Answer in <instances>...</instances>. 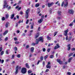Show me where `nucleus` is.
<instances>
[{
	"mask_svg": "<svg viewBox=\"0 0 75 75\" xmlns=\"http://www.w3.org/2000/svg\"><path fill=\"white\" fill-rule=\"evenodd\" d=\"M14 55H13L12 56V59H14Z\"/></svg>",
	"mask_w": 75,
	"mask_h": 75,
	"instance_id": "48",
	"label": "nucleus"
},
{
	"mask_svg": "<svg viewBox=\"0 0 75 75\" xmlns=\"http://www.w3.org/2000/svg\"><path fill=\"white\" fill-rule=\"evenodd\" d=\"M32 57V55L31 54H30L29 56V58H31Z\"/></svg>",
	"mask_w": 75,
	"mask_h": 75,
	"instance_id": "64",
	"label": "nucleus"
},
{
	"mask_svg": "<svg viewBox=\"0 0 75 75\" xmlns=\"http://www.w3.org/2000/svg\"><path fill=\"white\" fill-rule=\"evenodd\" d=\"M50 50H51V49H48L47 51L48 52H50Z\"/></svg>",
	"mask_w": 75,
	"mask_h": 75,
	"instance_id": "41",
	"label": "nucleus"
},
{
	"mask_svg": "<svg viewBox=\"0 0 75 75\" xmlns=\"http://www.w3.org/2000/svg\"><path fill=\"white\" fill-rule=\"evenodd\" d=\"M72 57H71L68 60L69 62H71V59H72Z\"/></svg>",
	"mask_w": 75,
	"mask_h": 75,
	"instance_id": "24",
	"label": "nucleus"
},
{
	"mask_svg": "<svg viewBox=\"0 0 75 75\" xmlns=\"http://www.w3.org/2000/svg\"><path fill=\"white\" fill-rule=\"evenodd\" d=\"M60 48V46L59 45V44L57 43L56 44V46H55L54 48V50H57L58 48Z\"/></svg>",
	"mask_w": 75,
	"mask_h": 75,
	"instance_id": "6",
	"label": "nucleus"
},
{
	"mask_svg": "<svg viewBox=\"0 0 75 75\" xmlns=\"http://www.w3.org/2000/svg\"><path fill=\"white\" fill-rule=\"evenodd\" d=\"M44 58V57H43L41 56L40 57V60H39L38 62V65L39 64V62H40V61H42V60H43V59Z\"/></svg>",
	"mask_w": 75,
	"mask_h": 75,
	"instance_id": "8",
	"label": "nucleus"
},
{
	"mask_svg": "<svg viewBox=\"0 0 75 75\" xmlns=\"http://www.w3.org/2000/svg\"><path fill=\"white\" fill-rule=\"evenodd\" d=\"M8 30H6L5 31V32L3 33V34L4 35H5L6 34H7L8 33Z\"/></svg>",
	"mask_w": 75,
	"mask_h": 75,
	"instance_id": "16",
	"label": "nucleus"
},
{
	"mask_svg": "<svg viewBox=\"0 0 75 75\" xmlns=\"http://www.w3.org/2000/svg\"><path fill=\"white\" fill-rule=\"evenodd\" d=\"M52 3H49L48 4V7H51V6L52 5Z\"/></svg>",
	"mask_w": 75,
	"mask_h": 75,
	"instance_id": "19",
	"label": "nucleus"
},
{
	"mask_svg": "<svg viewBox=\"0 0 75 75\" xmlns=\"http://www.w3.org/2000/svg\"><path fill=\"white\" fill-rule=\"evenodd\" d=\"M11 8V6H9V7H8L7 9L8 10H9Z\"/></svg>",
	"mask_w": 75,
	"mask_h": 75,
	"instance_id": "50",
	"label": "nucleus"
},
{
	"mask_svg": "<svg viewBox=\"0 0 75 75\" xmlns=\"http://www.w3.org/2000/svg\"><path fill=\"white\" fill-rule=\"evenodd\" d=\"M66 40H68V36H67L66 37Z\"/></svg>",
	"mask_w": 75,
	"mask_h": 75,
	"instance_id": "49",
	"label": "nucleus"
},
{
	"mask_svg": "<svg viewBox=\"0 0 75 75\" xmlns=\"http://www.w3.org/2000/svg\"><path fill=\"white\" fill-rule=\"evenodd\" d=\"M29 48V45H27L26 47V48Z\"/></svg>",
	"mask_w": 75,
	"mask_h": 75,
	"instance_id": "52",
	"label": "nucleus"
},
{
	"mask_svg": "<svg viewBox=\"0 0 75 75\" xmlns=\"http://www.w3.org/2000/svg\"><path fill=\"white\" fill-rule=\"evenodd\" d=\"M68 31V30L67 29V30H66L64 31V35L65 36H67V33Z\"/></svg>",
	"mask_w": 75,
	"mask_h": 75,
	"instance_id": "9",
	"label": "nucleus"
},
{
	"mask_svg": "<svg viewBox=\"0 0 75 75\" xmlns=\"http://www.w3.org/2000/svg\"><path fill=\"white\" fill-rule=\"evenodd\" d=\"M2 50H3V48L2 47H0V52H1L2 51Z\"/></svg>",
	"mask_w": 75,
	"mask_h": 75,
	"instance_id": "45",
	"label": "nucleus"
},
{
	"mask_svg": "<svg viewBox=\"0 0 75 75\" xmlns=\"http://www.w3.org/2000/svg\"><path fill=\"white\" fill-rule=\"evenodd\" d=\"M14 17V14H13L11 15V19H13Z\"/></svg>",
	"mask_w": 75,
	"mask_h": 75,
	"instance_id": "22",
	"label": "nucleus"
},
{
	"mask_svg": "<svg viewBox=\"0 0 75 75\" xmlns=\"http://www.w3.org/2000/svg\"><path fill=\"white\" fill-rule=\"evenodd\" d=\"M69 13L70 14H73L74 13V10L72 9H71L69 11Z\"/></svg>",
	"mask_w": 75,
	"mask_h": 75,
	"instance_id": "10",
	"label": "nucleus"
},
{
	"mask_svg": "<svg viewBox=\"0 0 75 75\" xmlns=\"http://www.w3.org/2000/svg\"><path fill=\"white\" fill-rule=\"evenodd\" d=\"M26 67L27 68H30V66L28 65V64L26 63L25 64Z\"/></svg>",
	"mask_w": 75,
	"mask_h": 75,
	"instance_id": "17",
	"label": "nucleus"
},
{
	"mask_svg": "<svg viewBox=\"0 0 75 75\" xmlns=\"http://www.w3.org/2000/svg\"><path fill=\"white\" fill-rule=\"evenodd\" d=\"M43 21V19L41 18L38 21V23H41Z\"/></svg>",
	"mask_w": 75,
	"mask_h": 75,
	"instance_id": "14",
	"label": "nucleus"
},
{
	"mask_svg": "<svg viewBox=\"0 0 75 75\" xmlns=\"http://www.w3.org/2000/svg\"><path fill=\"white\" fill-rule=\"evenodd\" d=\"M9 50H7L6 51V54H8V51Z\"/></svg>",
	"mask_w": 75,
	"mask_h": 75,
	"instance_id": "32",
	"label": "nucleus"
},
{
	"mask_svg": "<svg viewBox=\"0 0 75 75\" xmlns=\"http://www.w3.org/2000/svg\"><path fill=\"white\" fill-rule=\"evenodd\" d=\"M46 67L47 68H51V66L50 65L47 64L46 66Z\"/></svg>",
	"mask_w": 75,
	"mask_h": 75,
	"instance_id": "21",
	"label": "nucleus"
},
{
	"mask_svg": "<svg viewBox=\"0 0 75 75\" xmlns=\"http://www.w3.org/2000/svg\"><path fill=\"white\" fill-rule=\"evenodd\" d=\"M68 2L67 1H64L63 2H62V4H61L62 7H63V5H64V6H67L68 5Z\"/></svg>",
	"mask_w": 75,
	"mask_h": 75,
	"instance_id": "3",
	"label": "nucleus"
},
{
	"mask_svg": "<svg viewBox=\"0 0 75 75\" xmlns=\"http://www.w3.org/2000/svg\"><path fill=\"white\" fill-rule=\"evenodd\" d=\"M39 41H41V42H43L44 41V39H43V37H40L38 40V39H36V44H38Z\"/></svg>",
	"mask_w": 75,
	"mask_h": 75,
	"instance_id": "2",
	"label": "nucleus"
},
{
	"mask_svg": "<svg viewBox=\"0 0 75 75\" xmlns=\"http://www.w3.org/2000/svg\"><path fill=\"white\" fill-rule=\"evenodd\" d=\"M74 25V23H73V22H72L69 25L70 26H72V25Z\"/></svg>",
	"mask_w": 75,
	"mask_h": 75,
	"instance_id": "26",
	"label": "nucleus"
},
{
	"mask_svg": "<svg viewBox=\"0 0 75 75\" xmlns=\"http://www.w3.org/2000/svg\"><path fill=\"white\" fill-rule=\"evenodd\" d=\"M67 47L68 48L67 49L68 51H69L71 49V46L70 45H67Z\"/></svg>",
	"mask_w": 75,
	"mask_h": 75,
	"instance_id": "15",
	"label": "nucleus"
},
{
	"mask_svg": "<svg viewBox=\"0 0 75 75\" xmlns=\"http://www.w3.org/2000/svg\"><path fill=\"white\" fill-rule=\"evenodd\" d=\"M49 71V70L48 69H47L45 71L46 72H48V71Z\"/></svg>",
	"mask_w": 75,
	"mask_h": 75,
	"instance_id": "57",
	"label": "nucleus"
},
{
	"mask_svg": "<svg viewBox=\"0 0 75 75\" xmlns=\"http://www.w3.org/2000/svg\"><path fill=\"white\" fill-rule=\"evenodd\" d=\"M40 27H39L38 29V31H40Z\"/></svg>",
	"mask_w": 75,
	"mask_h": 75,
	"instance_id": "47",
	"label": "nucleus"
},
{
	"mask_svg": "<svg viewBox=\"0 0 75 75\" xmlns=\"http://www.w3.org/2000/svg\"><path fill=\"white\" fill-rule=\"evenodd\" d=\"M25 34L23 33L22 34V36H25Z\"/></svg>",
	"mask_w": 75,
	"mask_h": 75,
	"instance_id": "62",
	"label": "nucleus"
},
{
	"mask_svg": "<svg viewBox=\"0 0 75 75\" xmlns=\"http://www.w3.org/2000/svg\"><path fill=\"white\" fill-rule=\"evenodd\" d=\"M8 14H6V19H7V18H8Z\"/></svg>",
	"mask_w": 75,
	"mask_h": 75,
	"instance_id": "29",
	"label": "nucleus"
},
{
	"mask_svg": "<svg viewBox=\"0 0 75 75\" xmlns=\"http://www.w3.org/2000/svg\"><path fill=\"white\" fill-rule=\"evenodd\" d=\"M39 6H40V4L39 3H37L35 4V7H38Z\"/></svg>",
	"mask_w": 75,
	"mask_h": 75,
	"instance_id": "18",
	"label": "nucleus"
},
{
	"mask_svg": "<svg viewBox=\"0 0 75 75\" xmlns=\"http://www.w3.org/2000/svg\"><path fill=\"white\" fill-rule=\"evenodd\" d=\"M67 74L69 75H71V73L70 72H67Z\"/></svg>",
	"mask_w": 75,
	"mask_h": 75,
	"instance_id": "43",
	"label": "nucleus"
},
{
	"mask_svg": "<svg viewBox=\"0 0 75 75\" xmlns=\"http://www.w3.org/2000/svg\"><path fill=\"white\" fill-rule=\"evenodd\" d=\"M57 19H58V20H59L61 19V18H60V17H57Z\"/></svg>",
	"mask_w": 75,
	"mask_h": 75,
	"instance_id": "60",
	"label": "nucleus"
},
{
	"mask_svg": "<svg viewBox=\"0 0 75 75\" xmlns=\"http://www.w3.org/2000/svg\"><path fill=\"white\" fill-rule=\"evenodd\" d=\"M40 10H39L38 11V14H39V13H40Z\"/></svg>",
	"mask_w": 75,
	"mask_h": 75,
	"instance_id": "56",
	"label": "nucleus"
},
{
	"mask_svg": "<svg viewBox=\"0 0 75 75\" xmlns=\"http://www.w3.org/2000/svg\"><path fill=\"white\" fill-rule=\"evenodd\" d=\"M28 22H29V20L28 19L27 21H26V24H27L28 23Z\"/></svg>",
	"mask_w": 75,
	"mask_h": 75,
	"instance_id": "31",
	"label": "nucleus"
},
{
	"mask_svg": "<svg viewBox=\"0 0 75 75\" xmlns=\"http://www.w3.org/2000/svg\"><path fill=\"white\" fill-rule=\"evenodd\" d=\"M14 40L15 41H16V40H17V38H14Z\"/></svg>",
	"mask_w": 75,
	"mask_h": 75,
	"instance_id": "51",
	"label": "nucleus"
},
{
	"mask_svg": "<svg viewBox=\"0 0 75 75\" xmlns=\"http://www.w3.org/2000/svg\"><path fill=\"white\" fill-rule=\"evenodd\" d=\"M4 8H5L6 7H6H8V5L7 4V2H6V1H4Z\"/></svg>",
	"mask_w": 75,
	"mask_h": 75,
	"instance_id": "5",
	"label": "nucleus"
},
{
	"mask_svg": "<svg viewBox=\"0 0 75 75\" xmlns=\"http://www.w3.org/2000/svg\"><path fill=\"white\" fill-rule=\"evenodd\" d=\"M61 13V12L60 11H59L58 12V14L59 15H60Z\"/></svg>",
	"mask_w": 75,
	"mask_h": 75,
	"instance_id": "40",
	"label": "nucleus"
},
{
	"mask_svg": "<svg viewBox=\"0 0 75 75\" xmlns=\"http://www.w3.org/2000/svg\"><path fill=\"white\" fill-rule=\"evenodd\" d=\"M1 19L3 21H4V20H5V18L4 17H3Z\"/></svg>",
	"mask_w": 75,
	"mask_h": 75,
	"instance_id": "34",
	"label": "nucleus"
},
{
	"mask_svg": "<svg viewBox=\"0 0 75 75\" xmlns=\"http://www.w3.org/2000/svg\"><path fill=\"white\" fill-rule=\"evenodd\" d=\"M21 56V55L20 54H18L17 55V57H18V58H20Z\"/></svg>",
	"mask_w": 75,
	"mask_h": 75,
	"instance_id": "30",
	"label": "nucleus"
},
{
	"mask_svg": "<svg viewBox=\"0 0 75 75\" xmlns=\"http://www.w3.org/2000/svg\"><path fill=\"white\" fill-rule=\"evenodd\" d=\"M30 9L28 8L25 11V18H28V14L29 13H30Z\"/></svg>",
	"mask_w": 75,
	"mask_h": 75,
	"instance_id": "1",
	"label": "nucleus"
},
{
	"mask_svg": "<svg viewBox=\"0 0 75 75\" xmlns=\"http://www.w3.org/2000/svg\"><path fill=\"white\" fill-rule=\"evenodd\" d=\"M42 50L43 52H45V51H46V50L45 49V48H43Z\"/></svg>",
	"mask_w": 75,
	"mask_h": 75,
	"instance_id": "35",
	"label": "nucleus"
},
{
	"mask_svg": "<svg viewBox=\"0 0 75 75\" xmlns=\"http://www.w3.org/2000/svg\"><path fill=\"white\" fill-rule=\"evenodd\" d=\"M8 40V37H6L5 39V41H7Z\"/></svg>",
	"mask_w": 75,
	"mask_h": 75,
	"instance_id": "54",
	"label": "nucleus"
},
{
	"mask_svg": "<svg viewBox=\"0 0 75 75\" xmlns=\"http://www.w3.org/2000/svg\"><path fill=\"white\" fill-rule=\"evenodd\" d=\"M42 64L43 67H44L45 65V62L44 61L43 62Z\"/></svg>",
	"mask_w": 75,
	"mask_h": 75,
	"instance_id": "39",
	"label": "nucleus"
},
{
	"mask_svg": "<svg viewBox=\"0 0 75 75\" xmlns=\"http://www.w3.org/2000/svg\"><path fill=\"white\" fill-rule=\"evenodd\" d=\"M9 25V23L8 22L6 23L5 26L6 27V28H7V27H8Z\"/></svg>",
	"mask_w": 75,
	"mask_h": 75,
	"instance_id": "20",
	"label": "nucleus"
},
{
	"mask_svg": "<svg viewBox=\"0 0 75 75\" xmlns=\"http://www.w3.org/2000/svg\"><path fill=\"white\" fill-rule=\"evenodd\" d=\"M54 55H51L50 56V58H54Z\"/></svg>",
	"mask_w": 75,
	"mask_h": 75,
	"instance_id": "25",
	"label": "nucleus"
},
{
	"mask_svg": "<svg viewBox=\"0 0 75 75\" xmlns=\"http://www.w3.org/2000/svg\"><path fill=\"white\" fill-rule=\"evenodd\" d=\"M15 43L16 44H19V42H18V41H16V42H15Z\"/></svg>",
	"mask_w": 75,
	"mask_h": 75,
	"instance_id": "36",
	"label": "nucleus"
},
{
	"mask_svg": "<svg viewBox=\"0 0 75 75\" xmlns=\"http://www.w3.org/2000/svg\"><path fill=\"white\" fill-rule=\"evenodd\" d=\"M30 52H34V47H32L30 48Z\"/></svg>",
	"mask_w": 75,
	"mask_h": 75,
	"instance_id": "13",
	"label": "nucleus"
},
{
	"mask_svg": "<svg viewBox=\"0 0 75 75\" xmlns=\"http://www.w3.org/2000/svg\"><path fill=\"white\" fill-rule=\"evenodd\" d=\"M20 10H21V7H20L18 9V11Z\"/></svg>",
	"mask_w": 75,
	"mask_h": 75,
	"instance_id": "58",
	"label": "nucleus"
},
{
	"mask_svg": "<svg viewBox=\"0 0 75 75\" xmlns=\"http://www.w3.org/2000/svg\"><path fill=\"white\" fill-rule=\"evenodd\" d=\"M21 72L22 74H25L27 72V70L26 69V68L23 67L22 68Z\"/></svg>",
	"mask_w": 75,
	"mask_h": 75,
	"instance_id": "4",
	"label": "nucleus"
},
{
	"mask_svg": "<svg viewBox=\"0 0 75 75\" xmlns=\"http://www.w3.org/2000/svg\"><path fill=\"white\" fill-rule=\"evenodd\" d=\"M14 48L15 51H17V47H15Z\"/></svg>",
	"mask_w": 75,
	"mask_h": 75,
	"instance_id": "37",
	"label": "nucleus"
},
{
	"mask_svg": "<svg viewBox=\"0 0 75 75\" xmlns=\"http://www.w3.org/2000/svg\"><path fill=\"white\" fill-rule=\"evenodd\" d=\"M28 74H31V73H32V71L31 70H29L28 71Z\"/></svg>",
	"mask_w": 75,
	"mask_h": 75,
	"instance_id": "28",
	"label": "nucleus"
},
{
	"mask_svg": "<svg viewBox=\"0 0 75 75\" xmlns=\"http://www.w3.org/2000/svg\"><path fill=\"white\" fill-rule=\"evenodd\" d=\"M19 7V6L18 5L16 7V8H18Z\"/></svg>",
	"mask_w": 75,
	"mask_h": 75,
	"instance_id": "59",
	"label": "nucleus"
},
{
	"mask_svg": "<svg viewBox=\"0 0 75 75\" xmlns=\"http://www.w3.org/2000/svg\"><path fill=\"white\" fill-rule=\"evenodd\" d=\"M3 54H4V51H2L1 53V55H3Z\"/></svg>",
	"mask_w": 75,
	"mask_h": 75,
	"instance_id": "42",
	"label": "nucleus"
},
{
	"mask_svg": "<svg viewBox=\"0 0 75 75\" xmlns=\"http://www.w3.org/2000/svg\"><path fill=\"white\" fill-rule=\"evenodd\" d=\"M39 35L40 34H39L38 33L35 36V38H38V37H39Z\"/></svg>",
	"mask_w": 75,
	"mask_h": 75,
	"instance_id": "12",
	"label": "nucleus"
},
{
	"mask_svg": "<svg viewBox=\"0 0 75 75\" xmlns=\"http://www.w3.org/2000/svg\"><path fill=\"white\" fill-rule=\"evenodd\" d=\"M72 54H73V53H71L69 55V57H71V56Z\"/></svg>",
	"mask_w": 75,
	"mask_h": 75,
	"instance_id": "46",
	"label": "nucleus"
},
{
	"mask_svg": "<svg viewBox=\"0 0 75 75\" xmlns=\"http://www.w3.org/2000/svg\"><path fill=\"white\" fill-rule=\"evenodd\" d=\"M4 62V60H2L1 61V64H3Z\"/></svg>",
	"mask_w": 75,
	"mask_h": 75,
	"instance_id": "53",
	"label": "nucleus"
},
{
	"mask_svg": "<svg viewBox=\"0 0 75 75\" xmlns=\"http://www.w3.org/2000/svg\"><path fill=\"white\" fill-rule=\"evenodd\" d=\"M31 34H32L31 33V32H30V33H29L28 35L29 36L31 35Z\"/></svg>",
	"mask_w": 75,
	"mask_h": 75,
	"instance_id": "61",
	"label": "nucleus"
},
{
	"mask_svg": "<svg viewBox=\"0 0 75 75\" xmlns=\"http://www.w3.org/2000/svg\"><path fill=\"white\" fill-rule=\"evenodd\" d=\"M72 51H75V48H73L71 49Z\"/></svg>",
	"mask_w": 75,
	"mask_h": 75,
	"instance_id": "44",
	"label": "nucleus"
},
{
	"mask_svg": "<svg viewBox=\"0 0 75 75\" xmlns=\"http://www.w3.org/2000/svg\"><path fill=\"white\" fill-rule=\"evenodd\" d=\"M62 37V35H59V36H58V37Z\"/></svg>",
	"mask_w": 75,
	"mask_h": 75,
	"instance_id": "55",
	"label": "nucleus"
},
{
	"mask_svg": "<svg viewBox=\"0 0 75 75\" xmlns=\"http://www.w3.org/2000/svg\"><path fill=\"white\" fill-rule=\"evenodd\" d=\"M47 40H50L51 39V38L49 36H47Z\"/></svg>",
	"mask_w": 75,
	"mask_h": 75,
	"instance_id": "27",
	"label": "nucleus"
},
{
	"mask_svg": "<svg viewBox=\"0 0 75 75\" xmlns=\"http://www.w3.org/2000/svg\"><path fill=\"white\" fill-rule=\"evenodd\" d=\"M18 66H17L16 68V71H15V74H17L18 73Z\"/></svg>",
	"mask_w": 75,
	"mask_h": 75,
	"instance_id": "7",
	"label": "nucleus"
},
{
	"mask_svg": "<svg viewBox=\"0 0 75 75\" xmlns=\"http://www.w3.org/2000/svg\"><path fill=\"white\" fill-rule=\"evenodd\" d=\"M57 34V32H55L54 33V36L55 37Z\"/></svg>",
	"mask_w": 75,
	"mask_h": 75,
	"instance_id": "38",
	"label": "nucleus"
},
{
	"mask_svg": "<svg viewBox=\"0 0 75 75\" xmlns=\"http://www.w3.org/2000/svg\"><path fill=\"white\" fill-rule=\"evenodd\" d=\"M57 61L59 63V64H62V62L61 61L60 59L57 60Z\"/></svg>",
	"mask_w": 75,
	"mask_h": 75,
	"instance_id": "11",
	"label": "nucleus"
},
{
	"mask_svg": "<svg viewBox=\"0 0 75 75\" xmlns=\"http://www.w3.org/2000/svg\"><path fill=\"white\" fill-rule=\"evenodd\" d=\"M33 24L31 25V29H33V28H34V26H33Z\"/></svg>",
	"mask_w": 75,
	"mask_h": 75,
	"instance_id": "33",
	"label": "nucleus"
},
{
	"mask_svg": "<svg viewBox=\"0 0 75 75\" xmlns=\"http://www.w3.org/2000/svg\"><path fill=\"white\" fill-rule=\"evenodd\" d=\"M48 55H47L45 57H44V59L45 61L46 60V59H47V58H48Z\"/></svg>",
	"mask_w": 75,
	"mask_h": 75,
	"instance_id": "23",
	"label": "nucleus"
},
{
	"mask_svg": "<svg viewBox=\"0 0 75 75\" xmlns=\"http://www.w3.org/2000/svg\"><path fill=\"white\" fill-rule=\"evenodd\" d=\"M15 63V62L14 61H13L11 63L12 64H14Z\"/></svg>",
	"mask_w": 75,
	"mask_h": 75,
	"instance_id": "63",
	"label": "nucleus"
}]
</instances>
